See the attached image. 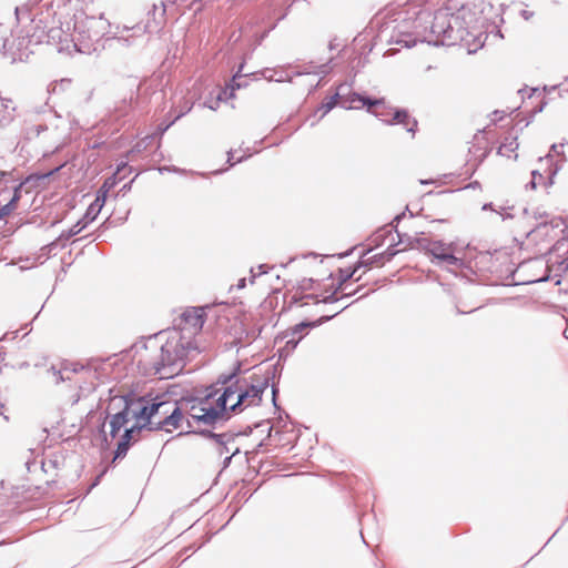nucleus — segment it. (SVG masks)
I'll return each instance as SVG.
<instances>
[{
    "instance_id": "nucleus-11",
    "label": "nucleus",
    "mask_w": 568,
    "mask_h": 568,
    "mask_svg": "<svg viewBox=\"0 0 568 568\" xmlns=\"http://www.w3.org/2000/svg\"><path fill=\"white\" fill-rule=\"evenodd\" d=\"M427 251L436 258L456 265L458 258L453 254V245L440 241L430 242Z\"/></svg>"
},
{
    "instance_id": "nucleus-30",
    "label": "nucleus",
    "mask_w": 568,
    "mask_h": 568,
    "mask_svg": "<svg viewBox=\"0 0 568 568\" xmlns=\"http://www.w3.org/2000/svg\"><path fill=\"white\" fill-rule=\"evenodd\" d=\"M435 181L430 180V181H424V180H420V183H434Z\"/></svg>"
},
{
    "instance_id": "nucleus-14",
    "label": "nucleus",
    "mask_w": 568,
    "mask_h": 568,
    "mask_svg": "<svg viewBox=\"0 0 568 568\" xmlns=\"http://www.w3.org/2000/svg\"><path fill=\"white\" fill-rule=\"evenodd\" d=\"M316 325V322H302L297 325H295L291 329V337L287 339L286 345L291 346L292 348H295L298 342L303 338V332L306 328L314 327Z\"/></svg>"
},
{
    "instance_id": "nucleus-25",
    "label": "nucleus",
    "mask_w": 568,
    "mask_h": 568,
    "mask_svg": "<svg viewBox=\"0 0 568 568\" xmlns=\"http://www.w3.org/2000/svg\"><path fill=\"white\" fill-rule=\"evenodd\" d=\"M101 207L98 206L94 202L90 204L87 211V216H91V220H94L95 216L100 213Z\"/></svg>"
},
{
    "instance_id": "nucleus-3",
    "label": "nucleus",
    "mask_w": 568,
    "mask_h": 568,
    "mask_svg": "<svg viewBox=\"0 0 568 568\" xmlns=\"http://www.w3.org/2000/svg\"><path fill=\"white\" fill-rule=\"evenodd\" d=\"M205 347L197 339L185 341L180 332H170L160 348V359L153 363V368L162 378L178 374L183 367V361L193 352Z\"/></svg>"
},
{
    "instance_id": "nucleus-22",
    "label": "nucleus",
    "mask_w": 568,
    "mask_h": 568,
    "mask_svg": "<svg viewBox=\"0 0 568 568\" xmlns=\"http://www.w3.org/2000/svg\"><path fill=\"white\" fill-rule=\"evenodd\" d=\"M546 178L537 172V171H532L531 172V181H530V187L531 190H536L538 186H542V185H546Z\"/></svg>"
},
{
    "instance_id": "nucleus-16",
    "label": "nucleus",
    "mask_w": 568,
    "mask_h": 568,
    "mask_svg": "<svg viewBox=\"0 0 568 568\" xmlns=\"http://www.w3.org/2000/svg\"><path fill=\"white\" fill-rule=\"evenodd\" d=\"M517 148H518V143L516 142L515 139H510L509 141H508V139H506L505 142L501 143L500 146L498 148V154L501 156L516 159L517 158V153H516Z\"/></svg>"
},
{
    "instance_id": "nucleus-1",
    "label": "nucleus",
    "mask_w": 568,
    "mask_h": 568,
    "mask_svg": "<svg viewBox=\"0 0 568 568\" xmlns=\"http://www.w3.org/2000/svg\"><path fill=\"white\" fill-rule=\"evenodd\" d=\"M139 429L149 427L150 429L164 430L173 433L179 430L184 433V419L180 412V400L155 397L150 400L139 399L138 402Z\"/></svg>"
},
{
    "instance_id": "nucleus-13",
    "label": "nucleus",
    "mask_w": 568,
    "mask_h": 568,
    "mask_svg": "<svg viewBox=\"0 0 568 568\" xmlns=\"http://www.w3.org/2000/svg\"><path fill=\"white\" fill-rule=\"evenodd\" d=\"M165 4L163 2H160L159 4H153L152 7V11H151V14H152V18H153V22H148L145 24V30L148 32H152L156 29H159L160 27H162L165 22Z\"/></svg>"
},
{
    "instance_id": "nucleus-5",
    "label": "nucleus",
    "mask_w": 568,
    "mask_h": 568,
    "mask_svg": "<svg viewBox=\"0 0 568 568\" xmlns=\"http://www.w3.org/2000/svg\"><path fill=\"white\" fill-rule=\"evenodd\" d=\"M180 412L184 419V433L220 420L211 392L203 397L180 400Z\"/></svg>"
},
{
    "instance_id": "nucleus-12",
    "label": "nucleus",
    "mask_w": 568,
    "mask_h": 568,
    "mask_svg": "<svg viewBox=\"0 0 568 568\" xmlns=\"http://www.w3.org/2000/svg\"><path fill=\"white\" fill-rule=\"evenodd\" d=\"M140 430L141 429L138 428V425H136L135 422H134V424H132V426L130 428H125L124 429V434L122 436V439L118 444L113 462L115 459L122 458V457H124L126 455V453L129 450V447H130L131 440L132 439L135 440L134 434L139 433Z\"/></svg>"
},
{
    "instance_id": "nucleus-18",
    "label": "nucleus",
    "mask_w": 568,
    "mask_h": 568,
    "mask_svg": "<svg viewBox=\"0 0 568 568\" xmlns=\"http://www.w3.org/2000/svg\"><path fill=\"white\" fill-rule=\"evenodd\" d=\"M20 196V187H16L10 202L0 209V220L10 215L16 210Z\"/></svg>"
},
{
    "instance_id": "nucleus-10",
    "label": "nucleus",
    "mask_w": 568,
    "mask_h": 568,
    "mask_svg": "<svg viewBox=\"0 0 568 568\" xmlns=\"http://www.w3.org/2000/svg\"><path fill=\"white\" fill-rule=\"evenodd\" d=\"M385 103V99H371L365 98L358 93L351 92L347 95H341V104L348 109H359L362 106H367L369 112H375L373 109L383 105Z\"/></svg>"
},
{
    "instance_id": "nucleus-15",
    "label": "nucleus",
    "mask_w": 568,
    "mask_h": 568,
    "mask_svg": "<svg viewBox=\"0 0 568 568\" xmlns=\"http://www.w3.org/2000/svg\"><path fill=\"white\" fill-rule=\"evenodd\" d=\"M393 123L403 124L406 128V130L413 134L415 133V131L417 129V121L415 119L410 118L409 114L407 113V111H404V110H397L394 113Z\"/></svg>"
},
{
    "instance_id": "nucleus-2",
    "label": "nucleus",
    "mask_w": 568,
    "mask_h": 568,
    "mask_svg": "<svg viewBox=\"0 0 568 568\" xmlns=\"http://www.w3.org/2000/svg\"><path fill=\"white\" fill-rule=\"evenodd\" d=\"M262 394V387L247 385L245 381L240 379L211 392L220 419L230 417L231 413H241L250 406L257 405Z\"/></svg>"
},
{
    "instance_id": "nucleus-8",
    "label": "nucleus",
    "mask_w": 568,
    "mask_h": 568,
    "mask_svg": "<svg viewBox=\"0 0 568 568\" xmlns=\"http://www.w3.org/2000/svg\"><path fill=\"white\" fill-rule=\"evenodd\" d=\"M381 237L388 239L387 247L382 252H374V250H368L362 257V264L374 266V267H381L383 266L387 261H389L398 251L393 250V243L395 241V236L390 230L382 231L377 233L374 237V242H377Z\"/></svg>"
},
{
    "instance_id": "nucleus-17",
    "label": "nucleus",
    "mask_w": 568,
    "mask_h": 568,
    "mask_svg": "<svg viewBox=\"0 0 568 568\" xmlns=\"http://www.w3.org/2000/svg\"><path fill=\"white\" fill-rule=\"evenodd\" d=\"M338 103H341L339 91L331 97H326L318 106V110L323 112L322 118L333 110Z\"/></svg>"
},
{
    "instance_id": "nucleus-27",
    "label": "nucleus",
    "mask_w": 568,
    "mask_h": 568,
    "mask_svg": "<svg viewBox=\"0 0 568 568\" xmlns=\"http://www.w3.org/2000/svg\"><path fill=\"white\" fill-rule=\"evenodd\" d=\"M245 333H246V329H245V328H241V331H240V332H235V337H236V339L241 341V339H242L243 334H245Z\"/></svg>"
},
{
    "instance_id": "nucleus-6",
    "label": "nucleus",
    "mask_w": 568,
    "mask_h": 568,
    "mask_svg": "<svg viewBox=\"0 0 568 568\" xmlns=\"http://www.w3.org/2000/svg\"><path fill=\"white\" fill-rule=\"evenodd\" d=\"M329 282V285L325 283L314 281L313 278L303 280L300 285V294H295L293 296L294 303H301V306L308 305L311 303H327L329 301H335L336 297V288H334V280L328 277L326 278Z\"/></svg>"
},
{
    "instance_id": "nucleus-24",
    "label": "nucleus",
    "mask_w": 568,
    "mask_h": 568,
    "mask_svg": "<svg viewBox=\"0 0 568 568\" xmlns=\"http://www.w3.org/2000/svg\"><path fill=\"white\" fill-rule=\"evenodd\" d=\"M108 192L105 190H99L97 193V197L93 201L95 204H98L99 207H103L105 201H106Z\"/></svg>"
},
{
    "instance_id": "nucleus-4",
    "label": "nucleus",
    "mask_w": 568,
    "mask_h": 568,
    "mask_svg": "<svg viewBox=\"0 0 568 568\" xmlns=\"http://www.w3.org/2000/svg\"><path fill=\"white\" fill-rule=\"evenodd\" d=\"M456 8L455 0H448L444 7L436 10L430 24V32L436 41L443 44H456L463 42L468 34L465 27L464 14L462 11L453 12Z\"/></svg>"
},
{
    "instance_id": "nucleus-19",
    "label": "nucleus",
    "mask_w": 568,
    "mask_h": 568,
    "mask_svg": "<svg viewBox=\"0 0 568 568\" xmlns=\"http://www.w3.org/2000/svg\"><path fill=\"white\" fill-rule=\"evenodd\" d=\"M155 143V135H146L135 143V145L129 151L130 155L141 153L148 150L149 146Z\"/></svg>"
},
{
    "instance_id": "nucleus-7",
    "label": "nucleus",
    "mask_w": 568,
    "mask_h": 568,
    "mask_svg": "<svg viewBox=\"0 0 568 568\" xmlns=\"http://www.w3.org/2000/svg\"><path fill=\"white\" fill-rule=\"evenodd\" d=\"M205 320V311L202 307H191L183 312L180 327L172 332H180L185 341L200 339L197 335L201 333Z\"/></svg>"
},
{
    "instance_id": "nucleus-23",
    "label": "nucleus",
    "mask_w": 568,
    "mask_h": 568,
    "mask_svg": "<svg viewBox=\"0 0 568 568\" xmlns=\"http://www.w3.org/2000/svg\"><path fill=\"white\" fill-rule=\"evenodd\" d=\"M108 192L105 190H99L97 193V197L93 201L95 204H98L99 207H103L105 201H106Z\"/></svg>"
},
{
    "instance_id": "nucleus-29",
    "label": "nucleus",
    "mask_w": 568,
    "mask_h": 568,
    "mask_svg": "<svg viewBox=\"0 0 568 568\" xmlns=\"http://www.w3.org/2000/svg\"><path fill=\"white\" fill-rule=\"evenodd\" d=\"M356 270H354L353 272H349L348 270L346 271V275L345 277H352L354 274H355Z\"/></svg>"
},
{
    "instance_id": "nucleus-21",
    "label": "nucleus",
    "mask_w": 568,
    "mask_h": 568,
    "mask_svg": "<svg viewBox=\"0 0 568 568\" xmlns=\"http://www.w3.org/2000/svg\"><path fill=\"white\" fill-rule=\"evenodd\" d=\"M123 169H126V164H125V163H123L122 165H119V166H118V171L114 173V175H113V176H111V178H108V179L104 181L103 185H102L100 189H101V190H105L106 192H109V191H110V190H111V189L116 184V182H118V180H116V175H118V174L121 172V170H123Z\"/></svg>"
},
{
    "instance_id": "nucleus-26",
    "label": "nucleus",
    "mask_w": 568,
    "mask_h": 568,
    "mask_svg": "<svg viewBox=\"0 0 568 568\" xmlns=\"http://www.w3.org/2000/svg\"><path fill=\"white\" fill-rule=\"evenodd\" d=\"M241 77L240 75H234L232 81H231V84H230V89L232 91L236 90V89H240L241 88V83L237 82V80L240 79Z\"/></svg>"
},
{
    "instance_id": "nucleus-28",
    "label": "nucleus",
    "mask_w": 568,
    "mask_h": 568,
    "mask_svg": "<svg viewBox=\"0 0 568 568\" xmlns=\"http://www.w3.org/2000/svg\"><path fill=\"white\" fill-rule=\"evenodd\" d=\"M245 287V278H240L237 282V288H244Z\"/></svg>"
},
{
    "instance_id": "nucleus-20",
    "label": "nucleus",
    "mask_w": 568,
    "mask_h": 568,
    "mask_svg": "<svg viewBox=\"0 0 568 568\" xmlns=\"http://www.w3.org/2000/svg\"><path fill=\"white\" fill-rule=\"evenodd\" d=\"M70 372H73V373H89L90 372V368L83 366V365H80V364H70V365H65L62 371H61V374H62V378H68L70 379V376H69V373Z\"/></svg>"
},
{
    "instance_id": "nucleus-9",
    "label": "nucleus",
    "mask_w": 568,
    "mask_h": 568,
    "mask_svg": "<svg viewBox=\"0 0 568 568\" xmlns=\"http://www.w3.org/2000/svg\"><path fill=\"white\" fill-rule=\"evenodd\" d=\"M138 403L126 405L123 410L114 414L110 420L111 436L115 437L122 428H128L126 425L131 419L138 420Z\"/></svg>"
}]
</instances>
